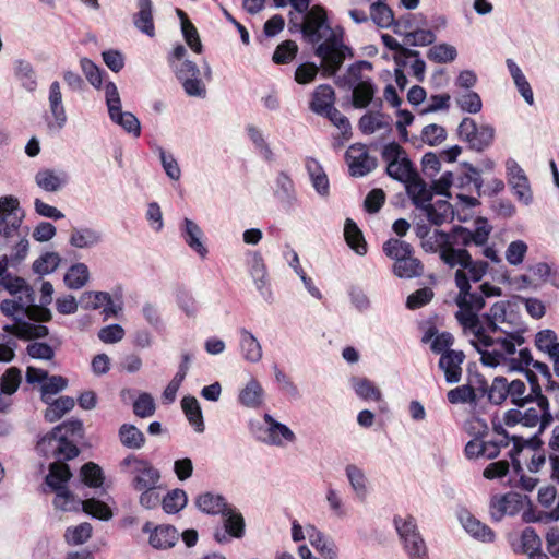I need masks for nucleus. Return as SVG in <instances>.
<instances>
[{
	"instance_id": "393cba45",
	"label": "nucleus",
	"mask_w": 559,
	"mask_h": 559,
	"mask_svg": "<svg viewBox=\"0 0 559 559\" xmlns=\"http://www.w3.org/2000/svg\"><path fill=\"white\" fill-rule=\"evenodd\" d=\"M264 421L267 424L265 441L269 444L283 447L286 442H294L296 437L289 427L275 420L271 415H264Z\"/></svg>"
},
{
	"instance_id": "423d86ee",
	"label": "nucleus",
	"mask_w": 559,
	"mask_h": 559,
	"mask_svg": "<svg viewBox=\"0 0 559 559\" xmlns=\"http://www.w3.org/2000/svg\"><path fill=\"white\" fill-rule=\"evenodd\" d=\"M119 467L130 476L134 490L153 489L160 480V472L148 460L133 453L128 454Z\"/></svg>"
},
{
	"instance_id": "a18cd8bd",
	"label": "nucleus",
	"mask_w": 559,
	"mask_h": 559,
	"mask_svg": "<svg viewBox=\"0 0 559 559\" xmlns=\"http://www.w3.org/2000/svg\"><path fill=\"white\" fill-rule=\"evenodd\" d=\"M477 392H479L477 386L474 388L469 384H463L448 391L447 400L453 405L466 403L476 404L479 400Z\"/></svg>"
},
{
	"instance_id": "0eeeda50",
	"label": "nucleus",
	"mask_w": 559,
	"mask_h": 559,
	"mask_svg": "<svg viewBox=\"0 0 559 559\" xmlns=\"http://www.w3.org/2000/svg\"><path fill=\"white\" fill-rule=\"evenodd\" d=\"M381 157L386 164V175L402 183L417 177V170L408 158L405 150L395 141L383 145Z\"/></svg>"
},
{
	"instance_id": "a878e982",
	"label": "nucleus",
	"mask_w": 559,
	"mask_h": 559,
	"mask_svg": "<svg viewBox=\"0 0 559 559\" xmlns=\"http://www.w3.org/2000/svg\"><path fill=\"white\" fill-rule=\"evenodd\" d=\"M276 189L274 195L287 209H293L297 203V192L290 176L286 171H280L275 179Z\"/></svg>"
},
{
	"instance_id": "412c9836",
	"label": "nucleus",
	"mask_w": 559,
	"mask_h": 559,
	"mask_svg": "<svg viewBox=\"0 0 559 559\" xmlns=\"http://www.w3.org/2000/svg\"><path fill=\"white\" fill-rule=\"evenodd\" d=\"M180 234L187 246L202 259L207 255V249L202 242L203 231L192 219L185 217L180 224Z\"/></svg>"
},
{
	"instance_id": "603ef678",
	"label": "nucleus",
	"mask_w": 559,
	"mask_h": 559,
	"mask_svg": "<svg viewBox=\"0 0 559 559\" xmlns=\"http://www.w3.org/2000/svg\"><path fill=\"white\" fill-rule=\"evenodd\" d=\"M92 533V525L83 522L76 526H69L64 532V539L71 546L83 545L91 538Z\"/></svg>"
},
{
	"instance_id": "c85d7f7f",
	"label": "nucleus",
	"mask_w": 559,
	"mask_h": 559,
	"mask_svg": "<svg viewBox=\"0 0 559 559\" xmlns=\"http://www.w3.org/2000/svg\"><path fill=\"white\" fill-rule=\"evenodd\" d=\"M102 241V233L90 227L73 228L69 238L70 246L76 249H90L96 247Z\"/></svg>"
},
{
	"instance_id": "0e129e2a",
	"label": "nucleus",
	"mask_w": 559,
	"mask_h": 559,
	"mask_svg": "<svg viewBox=\"0 0 559 559\" xmlns=\"http://www.w3.org/2000/svg\"><path fill=\"white\" fill-rule=\"evenodd\" d=\"M187 495L182 489H174L169 491L162 500L163 510L166 513L174 514L179 512L187 504Z\"/></svg>"
},
{
	"instance_id": "ddd939ff",
	"label": "nucleus",
	"mask_w": 559,
	"mask_h": 559,
	"mask_svg": "<svg viewBox=\"0 0 559 559\" xmlns=\"http://www.w3.org/2000/svg\"><path fill=\"white\" fill-rule=\"evenodd\" d=\"M454 278L455 285L459 288V296L456 300L457 306L460 307L459 311H472L478 314V311L485 307L484 295H481V293L471 292L469 280L464 271L457 270Z\"/></svg>"
},
{
	"instance_id": "6e6d98bb",
	"label": "nucleus",
	"mask_w": 559,
	"mask_h": 559,
	"mask_svg": "<svg viewBox=\"0 0 559 559\" xmlns=\"http://www.w3.org/2000/svg\"><path fill=\"white\" fill-rule=\"evenodd\" d=\"M437 39V36L432 29H424L420 26L411 31L404 36V45L413 47H424L432 45Z\"/></svg>"
},
{
	"instance_id": "9b49d317",
	"label": "nucleus",
	"mask_w": 559,
	"mask_h": 559,
	"mask_svg": "<svg viewBox=\"0 0 559 559\" xmlns=\"http://www.w3.org/2000/svg\"><path fill=\"white\" fill-rule=\"evenodd\" d=\"M441 261L453 269L455 266L462 267L461 270L467 274L469 282H479L488 270L486 261H474L468 250H453L452 252H443Z\"/></svg>"
},
{
	"instance_id": "39448f33",
	"label": "nucleus",
	"mask_w": 559,
	"mask_h": 559,
	"mask_svg": "<svg viewBox=\"0 0 559 559\" xmlns=\"http://www.w3.org/2000/svg\"><path fill=\"white\" fill-rule=\"evenodd\" d=\"M187 53L183 45H177L168 57L170 67L173 68L176 78L182 85L185 93L191 97L204 98L206 96V87L200 76V69L195 62L191 60H183L179 64L174 61H180Z\"/></svg>"
},
{
	"instance_id": "bf43d9fd",
	"label": "nucleus",
	"mask_w": 559,
	"mask_h": 559,
	"mask_svg": "<svg viewBox=\"0 0 559 559\" xmlns=\"http://www.w3.org/2000/svg\"><path fill=\"white\" fill-rule=\"evenodd\" d=\"M80 67L88 83L99 90L103 86V76L106 72L86 57L80 59Z\"/></svg>"
},
{
	"instance_id": "c9c22d12",
	"label": "nucleus",
	"mask_w": 559,
	"mask_h": 559,
	"mask_svg": "<svg viewBox=\"0 0 559 559\" xmlns=\"http://www.w3.org/2000/svg\"><path fill=\"white\" fill-rule=\"evenodd\" d=\"M392 272L399 278L409 280L419 277L424 272V265L419 259L409 254L407 258H403L397 262H394Z\"/></svg>"
},
{
	"instance_id": "dca6fc26",
	"label": "nucleus",
	"mask_w": 559,
	"mask_h": 559,
	"mask_svg": "<svg viewBox=\"0 0 559 559\" xmlns=\"http://www.w3.org/2000/svg\"><path fill=\"white\" fill-rule=\"evenodd\" d=\"M224 518V532L217 528L214 533V538L217 543L223 544L229 542V537L241 538L245 535V519L240 512L235 508L228 506L225 511L222 512Z\"/></svg>"
},
{
	"instance_id": "e2e57ef3",
	"label": "nucleus",
	"mask_w": 559,
	"mask_h": 559,
	"mask_svg": "<svg viewBox=\"0 0 559 559\" xmlns=\"http://www.w3.org/2000/svg\"><path fill=\"white\" fill-rule=\"evenodd\" d=\"M370 19L381 28H393L395 20L392 9L386 3L370 5Z\"/></svg>"
},
{
	"instance_id": "2f4dec72",
	"label": "nucleus",
	"mask_w": 559,
	"mask_h": 559,
	"mask_svg": "<svg viewBox=\"0 0 559 559\" xmlns=\"http://www.w3.org/2000/svg\"><path fill=\"white\" fill-rule=\"evenodd\" d=\"M48 100L51 115L55 119V123L58 129H62L67 122V114L62 103L60 83L58 81H53L50 84Z\"/></svg>"
},
{
	"instance_id": "3c124183",
	"label": "nucleus",
	"mask_w": 559,
	"mask_h": 559,
	"mask_svg": "<svg viewBox=\"0 0 559 559\" xmlns=\"http://www.w3.org/2000/svg\"><path fill=\"white\" fill-rule=\"evenodd\" d=\"M80 475L82 481L90 488H99L103 486L105 475L100 466L94 462H87L82 465Z\"/></svg>"
},
{
	"instance_id": "f03ea898",
	"label": "nucleus",
	"mask_w": 559,
	"mask_h": 559,
	"mask_svg": "<svg viewBox=\"0 0 559 559\" xmlns=\"http://www.w3.org/2000/svg\"><path fill=\"white\" fill-rule=\"evenodd\" d=\"M84 438V427L80 419L71 418L56 426L41 437L37 444V452L57 461L49 465V473L45 478L51 489H59L72 477V473L64 461L75 459L80 454L79 442Z\"/></svg>"
},
{
	"instance_id": "49530a36",
	"label": "nucleus",
	"mask_w": 559,
	"mask_h": 559,
	"mask_svg": "<svg viewBox=\"0 0 559 559\" xmlns=\"http://www.w3.org/2000/svg\"><path fill=\"white\" fill-rule=\"evenodd\" d=\"M421 342L424 344L430 343V349H450L454 338L450 332L439 333L438 329L431 325L425 331Z\"/></svg>"
},
{
	"instance_id": "680f3d73",
	"label": "nucleus",
	"mask_w": 559,
	"mask_h": 559,
	"mask_svg": "<svg viewBox=\"0 0 559 559\" xmlns=\"http://www.w3.org/2000/svg\"><path fill=\"white\" fill-rule=\"evenodd\" d=\"M457 57L456 48L449 44H438L429 48L427 58L436 63H448Z\"/></svg>"
},
{
	"instance_id": "37998d69",
	"label": "nucleus",
	"mask_w": 559,
	"mask_h": 559,
	"mask_svg": "<svg viewBox=\"0 0 559 559\" xmlns=\"http://www.w3.org/2000/svg\"><path fill=\"white\" fill-rule=\"evenodd\" d=\"M198 508L207 514H222L229 506L221 495L204 492L197 498Z\"/></svg>"
},
{
	"instance_id": "c03bdc74",
	"label": "nucleus",
	"mask_w": 559,
	"mask_h": 559,
	"mask_svg": "<svg viewBox=\"0 0 559 559\" xmlns=\"http://www.w3.org/2000/svg\"><path fill=\"white\" fill-rule=\"evenodd\" d=\"M181 407L189 423L198 432L204 431V421L200 404L194 396H185L181 400Z\"/></svg>"
},
{
	"instance_id": "7ed1b4c3",
	"label": "nucleus",
	"mask_w": 559,
	"mask_h": 559,
	"mask_svg": "<svg viewBox=\"0 0 559 559\" xmlns=\"http://www.w3.org/2000/svg\"><path fill=\"white\" fill-rule=\"evenodd\" d=\"M508 301L495 302L489 312L479 317L472 311H457L455 317L467 336H472L471 345L474 349H481L480 347H489L495 344V338L491 334L504 332L499 323L507 322V308Z\"/></svg>"
},
{
	"instance_id": "ea45409f",
	"label": "nucleus",
	"mask_w": 559,
	"mask_h": 559,
	"mask_svg": "<svg viewBox=\"0 0 559 559\" xmlns=\"http://www.w3.org/2000/svg\"><path fill=\"white\" fill-rule=\"evenodd\" d=\"M14 75L21 85L28 92L37 87L35 70L29 61L19 59L14 61Z\"/></svg>"
},
{
	"instance_id": "052dcab7",
	"label": "nucleus",
	"mask_w": 559,
	"mask_h": 559,
	"mask_svg": "<svg viewBox=\"0 0 559 559\" xmlns=\"http://www.w3.org/2000/svg\"><path fill=\"white\" fill-rule=\"evenodd\" d=\"M508 390L510 391L509 397L511 403L516 405L518 407H524L526 404L535 402L534 397H532L531 392L525 394L526 384L522 380H513L508 382Z\"/></svg>"
},
{
	"instance_id": "aec40b11",
	"label": "nucleus",
	"mask_w": 559,
	"mask_h": 559,
	"mask_svg": "<svg viewBox=\"0 0 559 559\" xmlns=\"http://www.w3.org/2000/svg\"><path fill=\"white\" fill-rule=\"evenodd\" d=\"M441 354L438 366L443 371L448 383H459L462 378V364L465 360L464 352H439Z\"/></svg>"
},
{
	"instance_id": "4be33fe9",
	"label": "nucleus",
	"mask_w": 559,
	"mask_h": 559,
	"mask_svg": "<svg viewBox=\"0 0 559 559\" xmlns=\"http://www.w3.org/2000/svg\"><path fill=\"white\" fill-rule=\"evenodd\" d=\"M335 104V92L329 84H320L314 88L309 104L310 110L319 116L329 115L328 110Z\"/></svg>"
},
{
	"instance_id": "7c9ffc66",
	"label": "nucleus",
	"mask_w": 559,
	"mask_h": 559,
	"mask_svg": "<svg viewBox=\"0 0 559 559\" xmlns=\"http://www.w3.org/2000/svg\"><path fill=\"white\" fill-rule=\"evenodd\" d=\"M521 356V360L513 366V369L523 371L526 378V381L530 385V392L532 394V397H534L535 401L542 400L543 397H546L542 392V386L539 383L538 376L535 373V371L528 369L530 364L533 361L530 353L531 352H518Z\"/></svg>"
},
{
	"instance_id": "09e8293b",
	"label": "nucleus",
	"mask_w": 559,
	"mask_h": 559,
	"mask_svg": "<svg viewBox=\"0 0 559 559\" xmlns=\"http://www.w3.org/2000/svg\"><path fill=\"white\" fill-rule=\"evenodd\" d=\"M382 249L384 254L391 260H394V262L407 258V255L414 252L413 247L408 242L396 238L388 239L383 243Z\"/></svg>"
},
{
	"instance_id": "4c0bfd02",
	"label": "nucleus",
	"mask_w": 559,
	"mask_h": 559,
	"mask_svg": "<svg viewBox=\"0 0 559 559\" xmlns=\"http://www.w3.org/2000/svg\"><path fill=\"white\" fill-rule=\"evenodd\" d=\"M344 236L347 245L359 255L367 253V242L361 230L352 218H346Z\"/></svg>"
},
{
	"instance_id": "6e6552de",
	"label": "nucleus",
	"mask_w": 559,
	"mask_h": 559,
	"mask_svg": "<svg viewBox=\"0 0 559 559\" xmlns=\"http://www.w3.org/2000/svg\"><path fill=\"white\" fill-rule=\"evenodd\" d=\"M104 88L110 120L120 126L127 133L134 138H139L141 135L140 120L132 112L122 110L121 98L117 85L112 81H108Z\"/></svg>"
},
{
	"instance_id": "864d4df0",
	"label": "nucleus",
	"mask_w": 559,
	"mask_h": 559,
	"mask_svg": "<svg viewBox=\"0 0 559 559\" xmlns=\"http://www.w3.org/2000/svg\"><path fill=\"white\" fill-rule=\"evenodd\" d=\"M246 131H247L248 138L254 145L255 150L261 154V156L266 162H272L274 158V154H273L269 143L264 139L261 130L253 124H248L246 127Z\"/></svg>"
},
{
	"instance_id": "bb28decb",
	"label": "nucleus",
	"mask_w": 559,
	"mask_h": 559,
	"mask_svg": "<svg viewBox=\"0 0 559 559\" xmlns=\"http://www.w3.org/2000/svg\"><path fill=\"white\" fill-rule=\"evenodd\" d=\"M136 5L139 11L133 15V24L139 32L153 38L155 36V25L152 0H138Z\"/></svg>"
},
{
	"instance_id": "72a5a7b5",
	"label": "nucleus",
	"mask_w": 559,
	"mask_h": 559,
	"mask_svg": "<svg viewBox=\"0 0 559 559\" xmlns=\"http://www.w3.org/2000/svg\"><path fill=\"white\" fill-rule=\"evenodd\" d=\"M47 404V408L44 413V418L48 423H55L62 418L67 413L73 409L75 402L71 396H60L58 399H49L48 402H44Z\"/></svg>"
},
{
	"instance_id": "a211bd4d",
	"label": "nucleus",
	"mask_w": 559,
	"mask_h": 559,
	"mask_svg": "<svg viewBox=\"0 0 559 559\" xmlns=\"http://www.w3.org/2000/svg\"><path fill=\"white\" fill-rule=\"evenodd\" d=\"M142 531L150 533V545L156 549L171 548L178 540V532L173 525L153 527L151 522H146Z\"/></svg>"
},
{
	"instance_id": "e433bc0d",
	"label": "nucleus",
	"mask_w": 559,
	"mask_h": 559,
	"mask_svg": "<svg viewBox=\"0 0 559 559\" xmlns=\"http://www.w3.org/2000/svg\"><path fill=\"white\" fill-rule=\"evenodd\" d=\"M428 221L436 226L442 225L448 218L453 216V207L447 200H437L435 203H428L423 210Z\"/></svg>"
},
{
	"instance_id": "5fc2aeb1",
	"label": "nucleus",
	"mask_w": 559,
	"mask_h": 559,
	"mask_svg": "<svg viewBox=\"0 0 559 559\" xmlns=\"http://www.w3.org/2000/svg\"><path fill=\"white\" fill-rule=\"evenodd\" d=\"M263 389L257 380H251L240 392L239 402L247 407H258L262 403Z\"/></svg>"
},
{
	"instance_id": "58836bf2",
	"label": "nucleus",
	"mask_w": 559,
	"mask_h": 559,
	"mask_svg": "<svg viewBox=\"0 0 559 559\" xmlns=\"http://www.w3.org/2000/svg\"><path fill=\"white\" fill-rule=\"evenodd\" d=\"M121 444L128 449L139 450L145 444L144 433L132 424H123L118 431Z\"/></svg>"
},
{
	"instance_id": "cd10ccee",
	"label": "nucleus",
	"mask_w": 559,
	"mask_h": 559,
	"mask_svg": "<svg viewBox=\"0 0 559 559\" xmlns=\"http://www.w3.org/2000/svg\"><path fill=\"white\" fill-rule=\"evenodd\" d=\"M512 442L513 447L509 452V456L511 459V463L515 473H520L522 471L521 462L518 459V456L523 451V449L530 448L534 452L542 451V447L544 444L543 440L540 439L539 430L528 440H525L523 437L520 436H512Z\"/></svg>"
},
{
	"instance_id": "8fccbe9b",
	"label": "nucleus",
	"mask_w": 559,
	"mask_h": 559,
	"mask_svg": "<svg viewBox=\"0 0 559 559\" xmlns=\"http://www.w3.org/2000/svg\"><path fill=\"white\" fill-rule=\"evenodd\" d=\"M426 25V19L423 14L406 13L394 20L393 32L399 36H405L418 26Z\"/></svg>"
},
{
	"instance_id": "473e14b6",
	"label": "nucleus",
	"mask_w": 559,
	"mask_h": 559,
	"mask_svg": "<svg viewBox=\"0 0 559 559\" xmlns=\"http://www.w3.org/2000/svg\"><path fill=\"white\" fill-rule=\"evenodd\" d=\"M306 168L317 193L321 197H328L330 193V182L320 163L314 158H308Z\"/></svg>"
},
{
	"instance_id": "4468645a",
	"label": "nucleus",
	"mask_w": 559,
	"mask_h": 559,
	"mask_svg": "<svg viewBox=\"0 0 559 559\" xmlns=\"http://www.w3.org/2000/svg\"><path fill=\"white\" fill-rule=\"evenodd\" d=\"M523 508V496L509 491L504 495H496L490 500L489 512L491 520L501 521L506 515L513 516Z\"/></svg>"
},
{
	"instance_id": "69168bd1",
	"label": "nucleus",
	"mask_w": 559,
	"mask_h": 559,
	"mask_svg": "<svg viewBox=\"0 0 559 559\" xmlns=\"http://www.w3.org/2000/svg\"><path fill=\"white\" fill-rule=\"evenodd\" d=\"M346 475L357 497L364 500L367 495L366 476L364 472L356 465L350 464L346 467Z\"/></svg>"
},
{
	"instance_id": "774afa93",
	"label": "nucleus",
	"mask_w": 559,
	"mask_h": 559,
	"mask_svg": "<svg viewBox=\"0 0 559 559\" xmlns=\"http://www.w3.org/2000/svg\"><path fill=\"white\" fill-rule=\"evenodd\" d=\"M83 511L96 519L107 521L112 516L108 504L95 498L86 499L82 502Z\"/></svg>"
},
{
	"instance_id": "338daca9",
	"label": "nucleus",
	"mask_w": 559,
	"mask_h": 559,
	"mask_svg": "<svg viewBox=\"0 0 559 559\" xmlns=\"http://www.w3.org/2000/svg\"><path fill=\"white\" fill-rule=\"evenodd\" d=\"M355 393L362 400H381V391L367 378H357L353 380Z\"/></svg>"
},
{
	"instance_id": "f257e3e1",
	"label": "nucleus",
	"mask_w": 559,
	"mask_h": 559,
	"mask_svg": "<svg viewBox=\"0 0 559 559\" xmlns=\"http://www.w3.org/2000/svg\"><path fill=\"white\" fill-rule=\"evenodd\" d=\"M293 10L288 13V29L300 33L304 38L316 45L314 55L321 59L323 72L334 76L346 58L354 56L353 49L344 43L342 27L332 28L325 10L312 5L311 0H288Z\"/></svg>"
},
{
	"instance_id": "1a4fd4ad",
	"label": "nucleus",
	"mask_w": 559,
	"mask_h": 559,
	"mask_svg": "<svg viewBox=\"0 0 559 559\" xmlns=\"http://www.w3.org/2000/svg\"><path fill=\"white\" fill-rule=\"evenodd\" d=\"M496 130L491 124H477L473 118L465 117L457 127V136L467 147L477 153L489 148L495 140Z\"/></svg>"
},
{
	"instance_id": "79ce46f5",
	"label": "nucleus",
	"mask_w": 559,
	"mask_h": 559,
	"mask_svg": "<svg viewBox=\"0 0 559 559\" xmlns=\"http://www.w3.org/2000/svg\"><path fill=\"white\" fill-rule=\"evenodd\" d=\"M462 166L466 169L462 175L456 176L455 186L459 188H466L471 185L474 186L476 193L481 195V188L484 185V180L480 175V170L477 169L473 164L464 162Z\"/></svg>"
},
{
	"instance_id": "f704fd0d",
	"label": "nucleus",
	"mask_w": 559,
	"mask_h": 559,
	"mask_svg": "<svg viewBox=\"0 0 559 559\" xmlns=\"http://www.w3.org/2000/svg\"><path fill=\"white\" fill-rule=\"evenodd\" d=\"M405 185L412 203L415 207L424 210L432 199V192L428 189L426 182L417 176Z\"/></svg>"
},
{
	"instance_id": "6ab92c4d",
	"label": "nucleus",
	"mask_w": 559,
	"mask_h": 559,
	"mask_svg": "<svg viewBox=\"0 0 559 559\" xmlns=\"http://www.w3.org/2000/svg\"><path fill=\"white\" fill-rule=\"evenodd\" d=\"M34 180L43 191L53 193L68 185L69 175L64 170L41 168L35 174Z\"/></svg>"
},
{
	"instance_id": "f8f14e48",
	"label": "nucleus",
	"mask_w": 559,
	"mask_h": 559,
	"mask_svg": "<svg viewBox=\"0 0 559 559\" xmlns=\"http://www.w3.org/2000/svg\"><path fill=\"white\" fill-rule=\"evenodd\" d=\"M345 160L353 177H364L378 166L377 158L370 156L367 146L361 143L352 144L347 148Z\"/></svg>"
},
{
	"instance_id": "a19ab883",
	"label": "nucleus",
	"mask_w": 559,
	"mask_h": 559,
	"mask_svg": "<svg viewBox=\"0 0 559 559\" xmlns=\"http://www.w3.org/2000/svg\"><path fill=\"white\" fill-rule=\"evenodd\" d=\"M0 217V235L11 237L21 226L24 218V211L20 204L11 211H1Z\"/></svg>"
},
{
	"instance_id": "f3484780",
	"label": "nucleus",
	"mask_w": 559,
	"mask_h": 559,
	"mask_svg": "<svg viewBox=\"0 0 559 559\" xmlns=\"http://www.w3.org/2000/svg\"><path fill=\"white\" fill-rule=\"evenodd\" d=\"M373 66L370 61H356L347 68L346 73L344 75L338 76L335 80V83L340 87H347L348 90L355 86L373 83V80L368 74L365 73L366 71L371 72Z\"/></svg>"
},
{
	"instance_id": "4d7b16f0",
	"label": "nucleus",
	"mask_w": 559,
	"mask_h": 559,
	"mask_svg": "<svg viewBox=\"0 0 559 559\" xmlns=\"http://www.w3.org/2000/svg\"><path fill=\"white\" fill-rule=\"evenodd\" d=\"M312 530L313 533L309 535L311 545L325 559H336L338 552L336 545L333 542L328 540L322 533L316 531L314 528Z\"/></svg>"
},
{
	"instance_id": "13d9d810",
	"label": "nucleus",
	"mask_w": 559,
	"mask_h": 559,
	"mask_svg": "<svg viewBox=\"0 0 559 559\" xmlns=\"http://www.w3.org/2000/svg\"><path fill=\"white\" fill-rule=\"evenodd\" d=\"M61 262L57 252H45L33 263V271L39 275H47L55 272Z\"/></svg>"
},
{
	"instance_id": "20e7f679",
	"label": "nucleus",
	"mask_w": 559,
	"mask_h": 559,
	"mask_svg": "<svg viewBox=\"0 0 559 559\" xmlns=\"http://www.w3.org/2000/svg\"><path fill=\"white\" fill-rule=\"evenodd\" d=\"M474 229L462 225H454L448 234H440L444 239H449V248L441 251L452 252L453 250H467V247H485L492 231V226L486 217L478 216L474 221Z\"/></svg>"
},
{
	"instance_id": "5701e85b",
	"label": "nucleus",
	"mask_w": 559,
	"mask_h": 559,
	"mask_svg": "<svg viewBox=\"0 0 559 559\" xmlns=\"http://www.w3.org/2000/svg\"><path fill=\"white\" fill-rule=\"evenodd\" d=\"M460 521L464 530L474 538L484 543H492L495 540L496 533L468 511H464L460 514Z\"/></svg>"
},
{
	"instance_id": "c756f323",
	"label": "nucleus",
	"mask_w": 559,
	"mask_h": 559,
	"mask_svg": "<svg viewBox=\"0 0 559 559\" xmlns=\"http://www.w3.org/2000/svg\"><path fill=\"white\" fill-rule=\"evenodd\" d=\"M352 91V105L355 108H366L369 105L373 104L374 107H382V99L374 98V95L378 91L377 85L373 83L355 86L349 88Z\"/></svg>"
},
{
	"instance_id": "b1692460",
	"label": "nucleus",
	"mask_w": 559,
	"mask_h": 559,
	"mask_svg": "<svg viewBox=\"0 0 559 559\" xmlns=\"http://www.w3.org/2000/svg\"><path fill=\"white\" fill-rule=\"evenodd\" d=\"M508 388V380L504 377H496L490 386H488L486 379L481 377L477 385L480 396L487 394L489 402L496 405L502 404L509 397L510 391Z\"/></svg>"
},
{
	"instance_id": "9d476101",
	"label": "nucleus",
	"mask_w": 559,
	"mask_h": 559,
	"mask_svg": "<svg viewBox=\"0 0 559 559\" xmlns=\"http://www.w3.org/2000/svg\"><path fill=\"white\" fill-rule=\"evenodd\" d=\"M393 522L409 559H429L426 543L417 528L415 519L412 515L406 519L395 515Z\"/></svg>"
},
{
	"instance_id": "de8ad7c7",
	"label": "nucleus",
	"mask_w": 559,
	"mask_h": 559,
	"mask_svg": "<svg viewBox=\"0 0 559 559\" xmlns=\"http://www.w3.org/2000/svg\"><path fill=\"white\" fill-rule=\"evenodd\" d=\"M64 283L71 289L82 288L90 280V271L82 262L74 263L64 274Z\"/></svg>"
},
{
	"instance_id": "2eb2a0df",
	"label": "nucleus",
	"mask_w": 559,
	"mask_h": 559,
	"mask_svg": "<svg viewBox=\"0 0 559 559\" xmlns=\"http://www.w3.org/2000/svg\"><path fill=\"white\" fill-rule=\"evenodd\" d=\"M248 271L260 296L267 304H272L274 296L267 276L266 265L260 252L251 253V258L248 261Z\"/></svg>"
}]
</instances>
